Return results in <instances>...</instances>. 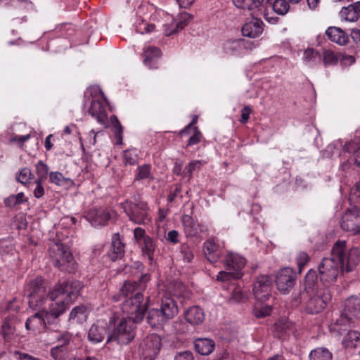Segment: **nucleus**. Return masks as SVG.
<instances>
[{
	"mask_svg": "<svg viewBox=\"0 0 360 360\" xmlns=\"http://www.w3.org/2000/svg\"><path fill=\"white\" fill-rule=\"evenodd\" d=\"M345 240L336 241L330 251V257H324L318 266L320 281L323 284L335 282L340 272H350L360 261L357 248L346 250Z\"/></svg>",
	"mask_w": 360,
	"mask_h": 360,
	"instance_id": "obj_1",
	"label": "nucleus"
},
{
	"mask_svg": "<svg viewBox=\"0 0 360 360\" xmlns=\"http://www.w3.org/2000/svg\"><path fill=\"white\" fill-rule=\"evenodd\" d=\"M150 278L147 274L142 275L138 281H125L120 293L113 296L115 302L127 298L122 304V310L127 315L132 316L136 321L143 319L145 312L148 307L149 297L142 294L146 288Z\"/></svg>",
	"mask_w": 360,
	"mask_h": 360,
	"instance_id": "obj_2",
	"label": "nucleus"
},
{
	"mask_svg": "<svg viewBox=\"0 0 360 360\" xmlns=\"http://www.w3.org/2000/svg\"><path fill=\"white\" fill-rule=\"evenodd\" d=\"M82 288L83 284L79 281H64L56 285L49 293L50 299L53 301L56 300L53 303L56 307L53 309L52 314L59 317L64 314L71 302L77 297Z\"/></svg>",
	"mask_w": 360,
	"mask_h": 360,
	"instance_id": "obj_3",
	"label": "nucleus"
},
{
	"mask_svg": "<svg viewBox=\"0 0 360 360\" xmlns=\"http://www.w3.org/2000/svg\"><path fill=\"white\" fill-rule=\"evenodd\" d=\"M140 195H134L132 200H126L120 203V207L129 217V219L136 224H146L150 221L148 214V204L139 200Z\"/></svg>",
	"mask_w": 360,
	"mask_h": 360,
	"instance_id": "obj_4",
	"label": "nucleus"
},
{
	"mask_svg": "<svg viewBox=\"0 0 360 360\" xmlns=\"http://www.w3.org/2000/svg\"><path fill=\"white\" fill-rule=\"evenodd\" d=\"M24 295L28 299L29 307L37 309L43 306L49 294L47 293L44 280L36 277L27 281L24 287Z\"/></svg>",
	"mask_w": 360,
	"mask_h": 360,
	"instance_id": "obj_5",
	"label": "nucleus"
},
{
	"mask_svg": "<svg viewBox=\"0 0 360 360\" xmlns=\"http://www.w3.org/2000/svg\"><path fill=\"white\" fill-rule=\"evenodd\" d=\"M49 254L55 266L61 271H72L75 269V262L68 248L60 242L50 244Z\"/></svg>",
	"mask_w": 360,
	"mask_h": 360,
	"instance_id": "obj_6",
	"label": "nucleus"
},
{
	"mask_svg": "<svg viewBox=\"0 0 360 360\" xmlns=\"http://www.w3.org/2000/svg\"><path fill=\"white\" fill-rule=\"evenodd\" d=\"M127 316L128 318L122 319L112 333L108 336V342L117 341L119 344L127 345L134 339V323L140 321H136L132 316Z\"/></svg>",
	"mask_w": 360,
	"mask_h": 360,
	"instance_id": "obj_7",
	"label": "nucleus"
},
{
	"mask_svg": "<svg viewBox=\"0 0 360 360\" xmlns=\"http://www.w3.org/2000/svg\"><path fill=\"white\" fill-rule=\"evenodd\" d=\"M340 225L345 232L360 234V208L356 206L347 208L342 215Z\"/></svg>",
	"mask_w": 360,
	"mask_h": 360,
	"instance_id": "obj_8",
	"label": "nucleus"
},
{
	"mask_svg": "<svg viewBox=\"0 0 360 360\" xmlns=\"http://www.w3.org/2000/svg\"><path fill=\"white\" fill-rule=\"evenodd\" d=\"M161 347L162 342L159 335L155 334L148 335L140 344V351L143 360H154Z\"/></svg>",
	"mask_w": 360,
	"mask_h": 360,
	"instance_id": "obj_9",
	"label": "nucleus"
},
{
	"mask_svg": "<svg viewBox=\"0 0 360 360\" xmlns=\"http://www.w3.org/2000/svg\"><path fill=\"white\" fill-rule=\"evenodd\" d=\"M56 307L52 304L49 311H39L28 318L25 322L27 330H37L45 327L46 323L50 321L51 318L57 319L58 317L52 314V310Z\"/></svg>",
	"mask_w": 360,
	"mask_h": 360,
	"instance_id": "obj_10",
	"label": "nucleus"
},
{
	"mask_svg": "<svg viewBox=\"0 0 360 360\" xmlns=\"http://www.w3.org/2000/svg\"><path fill=\"white\" fill-rule=\"evenodd\" d=\"M272 279L268 275L258 276L253 285V292L257 300L264 302L271 296Z\"/></svg>",
	"mask_w": 360,
	"mask_h": 360,
	"instance_id": "obj_11",
	"label": "nucleus"
},
{
	"mask_svg": "<svg viewBox=\"0 0 360 360\" xmlns=\"http://www.w3.org/2000/svg\"><path fill=\"white\" fill-rule=\"evenodd\" d=\"M295 282V273L289 267L283 268L276 275L275 283L278 290L283 294L288 293Z\"/></svg>",
	"mask_w": 360,
	"mask_h": 360,
	"instance_id": "obj_12",
	"label": "nucleus"
},
{
	"mask_svg": "<svg viewBox=\"0 0 360 360\" xmlns=\"http://www.w3.org/2000/svg\"><path fill=\"white\" fill-rule=\"evenodd\" d=\"M181 221L187 238H202L208 230L205 224L198 223L188 214H183Z\"/></svg>",
	"mask_w": 360,
	"mask_h": 360,
	"instance_id": "obj_13",
	"label": "nucleus"
},
{
	"mask_svg": "<svg viewBox=\"0 0 360 360\" xmlns=\"http://www.w3.org/2000/svg\"><path fill=\"white\" fill-rule=\"evenodd\" d=\"M330 300V295L327 290L319 291L311 297L307 303V310L310 314H318L326 307Z\"/></svg>",
	"mask_w": 360,
	"mask_h": 360,
	"instance_id": "obj_14",
	"label": "nucleus"
},
{
	"mask_svg": "<svg viewBox=\"0 0 360 360\" xmlns=\"http://www.w3.org/2000/svg\"><path fill=\"white\" fill-rule=\"evenodd\" d=\"M86 219L92 226H103L107 224L110 219V213L107 209H91L86 215Z\"/></svg>",
	"mask_w": 360,
	"mask_h": 360,
	"instance_id": "obj_15",
	"label": "nucleus"
},
{
	"mask_svg": "<svg viewBox=\"0 0 360 360\" xmlns=\"http://www.w3.org/2000/svg\"><path fill=\"white\" fill-rule=\"evenodd\" d=\"M360 313V300L357 297H350L346 300L345 308L342 314V319H345L349 323L353 322V319L356 318Z\"/></svg>",
	"mask_w": 360,
	"mask_h": 360,
	"instance_id": "obj_16",
	"label": "nucleus"
},
{
	"mask_svg": "<svg viewBox=\"0 0 360 360\" xmlns=\"http://www.w3.org/2000/svg\"><path fill=\"white\" fill-rule=\"evenodd\" d=\"M108 333L106 323L98 321L94 323L88 331V340L94 344L101 342Z\"/></svg>",
	"mask_w": 360,
	"mask_h": 360,
	"instance_id": "obj_17",
	"label": "nucleus"
},
{
	"mask_svg": "<svg viewBox=\"0 0 360 360\" xmlns=\"http://www.w3.org/2000/svg\"><path fill=\"white\" fill-rule=\"evenodd\" d=\"M241 31L245 37L250 38L257 37L263 32V22L260 19L254 18L243 26Z\"/></svg>",
	"mask_w": 360,
	"mask_h": 360,
	"instance_id": "obj_18",
	"label": "nucleus"
},
{
	"mask_svg": "<svg viewBox=\"0 0 360 360\" xmlns=\"http://www.w3.org/2000/svg\"><path fill=\"white\" fill-rule=\"evenodd\" d=\"M245 264V259L238 254L228 253L224 261L226 271L241 273V269Z\"/></svg>",
	"mask_w": 360,
	"mask_h": 360,
	"instance_id": "obj_19",
	"label": "nucleus"
},
{
	"mask_svg": "<svg viewBox=\"0 0 360 360\" xmlns=\"http://www.w3.org/2000/svg\"><path fill=\"white\" fill-rule=\"evenodd\" d=\"M160 311L167 321L172 319L178 314V307L175 301L171 297L162 299Z\"/></svg>",
	"mask_w": 360,
	"mask_h": 360,
	"instance_id": "obj_20",
	"label": "nucleus"
},
{
	"mask_svg": "<svg viewBox=\"0 0 360 360\" xmlns=\"http://www.w3.org/2000/svg\"><path fill=\"white\" fill-rule=\"evenodd\" d=\"M124 247L120 234L115 233L112 238L111 248L108 253L110 260L115 261L121 259L124 254Z\"/></svg>",
	"mask_w": 360,
	"mask_h": 360,
	"instance_id": "obj_21",
	"label": "nucleus"
},
{
	"mask_svg": "<svg viewBox=\"0 0 360 360\" xmlns=\"http://www.w3.org/2000/svg\"><path fill=\"white\" fill-rule=\"evenodd\" d=\"M89 114L95 117L98 122L105 124L107 121V114L103 103L98 100L91 101V106L89 109Z\"/></svg>",
	"mask_w": 360,
	"mask_h": 360,
	"instance_id": "obj_22",
	"label": "nucleus"
},
{
	"mask_svg": "<svg viewBox=\"0 0 360 360\" xmlns=\"http://www.w3.org/2000/svg\"><path fill=\"white\" fill-rule=\"evenodd\" d=\"M203 252L205 258L210 263L217 262L220 257L219 246L212 240H207L203 243Z\"/></svg>",
	"mask_w": 360,
	"mask_h": 360,
	"instance_id": "obj_23",
	"label": "nucleus"
},
{
	"mask_svg": "<svg viewBox=\"0 0 360 360\" xmlns=\"http://www.w3.org/2000/svg\"><path fill=\"white\" fill-rule=\"evenodd\" d=\"M184 315L186 321L193 326L201 324L205 319L203 310L197 306L190 307Z\"/></svg>",
	"mask_w": 360,
	"mask_h": 360,
	"instance_id": "obj_24",
	"label": "nucleus"
},
{
	"mask_svg": "<svg viewBox=\"0 0 360 360\" xmlns=\"http://www.w3.org/2000/svg\"><path fill=\"white\" fill-rule=\"evenodd\" d=\"M248 44V41L243 39L229 40L224 44V50L228 55L236 56L247 47Z\"/></svg>",
	"mask_w": 360,
	"mask_h": 360,
	"instance_id": "obj_25",
	"label": "nucleus"
},
{
	"mask_svg": "<svg viewBox=\"0 0 360 360\" xmlns=\"http://www.w3.org/2000/svg\"><path fill=\"white\" fill-rule=\"evenodd\" d=\"M360 13V1H357L353 4L344 7L340 12L342 18L347 21L354 22L359 18Z\"/></svg>",
	"mask_w": 360,
	"mask_h": 360,
	"instance_id": "obj_26",
	"label": "nucleus"
},
{
	"mask_svg": "<svg viewBox=\"0 0 360 360\" xmlns=\"http://www.w3.org/2000/svg\"><path fill=\"white\" fill-rule=\"evenodd\" d=\"M161 55L160 49L155 46H148L143 50V63L150 68H156V59Z\"/></svg>",
	"mask_w": 360,
	"mask_h": 360,
	"instance_id": "obj_27",
	"label": "nucleus"
},
{
	"mask_svg": "<svg viewBox=\"0 0 360 360\" xmlns=\"http://www.w3.org/2000/svg\"><path fill=\"white\" fill-rule=\"evenodd\" d=\"M326 34L330 41L340 45L346 44L349 39L347 34L342 30L336 27H328Z\"/></svg>",
	"mask_w": 360,
	"mask_h": 360,
	"instance_id": "obj_28",
	"label": "nucleus"
},
{
	"mask_svg": "<svg viewBox=\"0 0 360 360\" xmlns=\"http://www.w3.org/2000/svg\"><path fill=\"white\" fill-rule=\"evenodd\" d=\"M215 347L214 341L209 338H198L195 340V349L202 355H209Z\"/></svg>",
	"mask_w": 360,
	"mask_h": 360,
	"instance_id": "obj_29",
	"label": "nucleus"
},
{
	"mask_svg": "<svg viewBox=\"0 0 360 360\" xmlns=\"http://www.w3.org/2000/svg\"><path fill=\"white\" fill-rule=\"evenodd\" d=\"M146 320L152 328L162 326L167 321L158 309H151L148 313Z\"/></svg>",
	"mask_w": 360,
	"mask_h": 360,
	"instance_id": "obj_30",
	"label": "nucleus"
},
{
	"mask_svg": "<svg viewBox=\"0 0 360 360\" xmlns=\"http://www.w3.org/2000/svg\"><path fill=\"white\" fill-rule=\"evenodd\" d=\"M139 246L141 248L143 255L152 262L156 249V244L154 240L151 237L146 238L145 241L142 242Z\"/></svg>",
	"mask_w": 360,
	"mask_h": 360,
	"instance_id": "obj_31",
	"label": "nucleus"
},
{
	"mask_svg": "<svg viewBox=\"0 0 360 360\" xmlns=\"http://www.w3.org/2000/svg\"><path fill=\"white\" fill-rule=\"evenodd\" d=\"M276 331L281 336L289 335L295 331V327L292 322L283 319L275 323Z\"/></svg>",
	"mask_w": 360,
	"mask_h": 360,
	"instance_id": "obj_32",
	"label": "nucleus"
},
{
	"mask_svg": "<svg viewBox=\"0 0 360 360\" xmlns=\"http://www.w3.org/2000/svg\"><path fill=\"white\" fill-rule=\"evenodd\" d=\"M309 360H332L333 354L328 349L324 347L312 349L309 354Z\"/></svg>",
	"mask_w": 360,
	"mask_h": 360,
	"instance_id": "obj_33",
	"label": "nucleus"
},
{
	"mask_svg": "<svg viewBox=\"0 0 360 360\" xmlns=\"http://www.w3.org/2000/svg\"><path fill=\"white\" fill-rule=\"evenodd\" d=\"M11 316L6 317L1 324V333L6 342H10L12 340L15 333V328L11 323Z\"/></svg>",
	"mask_w": 360,
	"mask_h": 360,
	"instance_id": "obj_34",
	"label": "nucleus"
},
{
	"mask_svg": "<svg viewBox=\"0 0 360 360\" xmlns=\"http://www.w3.org/2000/svg\"><path fill=\"white\" fill-rule=\"evenodd\" d=\"M49 181L58 186H70L73 184V181L70 178L65 177L59 172H51L49 173Z\"/></svg>",
	"mask_w": 360,
	"mask_h": 360,
	"instance_id": "obj_35",
	"label": "nucleus"
},
{
	"mask_svg": "<svg viewBox=\"0 0 360 360\" xmlns=\"http://www.w3.org/2000/svg\"><path fill=\"white\" fill-rule=\"evenodd\" d=\"M87 317V309L84 305H79L74 307L70 313L69 321H75L81 323L86 320Z\"/></svg>",
	"mask_w": 360,
	"mask_h": 360,
	"instance_id": "obj_36",
	"label": "nucleus"
},
{
	"mask_svg": "<svg viewBox=\"0 0 360 360\" xmlns=\"http://www.w3.org/2000/svg\"><path fill=\"white\" fill-rule=\"evenodd\" d=\"M360 341V333L356 330H349L344 337L342 345L345 348H354Z\"/></svg>",
	"mask_w": 360,
	"mask_h": 360,
	"instance_id": "obj_37",
	"label": "nucleus"
},
{
	"mask_svg": "<svg viewBox=\"0 0 360 360\" xmlns=\"http://www.w3.org/2000/svg\"><path fill=\"white\" fill-rule=\"evenodd\" d=\"M263 0H233V4L243 10H253L260 6Z\"/></svg>",
	"mask_w": 360,
	"mask_h": 360,
	"instance_id": "obj_38",
	"label": "nucleus"
},
{
	"mask_svg": "<svg viewBox=\"0 0 360 360\" xmlns=\"http://www.w3.org/2000/svg\"><path fill=\"white\" fill-rule=\"evenodd\" d=\"M110 122L112 125V130L115 138L116 139V144H122V132L123 128L118 120L117 117L115 115H112L110 117Z\"/></svg>",
	"mask_w": 360,
	"mask_h": 360,
	"instance_id": "obj_39",
	"label": "nucleus"
},
{
	"mask_svg": "<svg viewBox=\"0 0 360 360\" xmlns=\"http://www.w3.org/2000/svg\"><path fill=\"white\" fill-rule=\"evenodd\" d=\"M51 335L56 340V342L58 343V345H61L63 347L69 345L72 338V335L67 331H54Z\"/></svg>",
	"mask_w": 360,
	"mask_h": 360,
	"instance_id": "obj_40",
	"label": "nucleus"
},
{
	"mask_svg": "<svg viewBox=\"0 0 360 360\" xmlns=\"http://www.w3.org/2000/svg\"><path fill=\"white\" fill-rule=\"evenodd\" d=\"M192 16L189 14H184V21L181 20L179 22L172 23L170 25L171 29H165V33L167 36H169L174 34L182 30L188 23V21L191 20Z\"/></svg>",
	"mask_w": 360,
	"mask_h": 360,
	"instance_id": "obj_41",
	"label": "nucleus"
},
{
	"mask_svg": "<svg viewBox=\"0 0 360 360\" xmlns=\"http://www.w3.org/2000/svg\"><path fill=\"white\" fill-rule=\"evenodd\" d=\"M272 7L275 13L284 15L290 10V4L287 0H274L272 3Z\"/></svg>",
	"mask_w": 360,
	"mask_h": 360,
	"instance_id": "obj_42",
	"label": "nucleus"
},
{
	"mask_svg": "<svg viewBox=\"0 0 360 360\" xmlns=\"http://www.w3.org/2000/svg\"><path fill=\"white\" fill-rule=\"evenodd\" d=\"M150 165L144 164L137 167V172L134 181H141L150 177Z\"/></svg>",
	"mask_w": 360,
	"mask_h": 360,
	"instance_id": "obj_43",
	"label": "nucleus"
},
{
	"mask_svg": "<svg viewBox=\"0 0 360 360\" xmlns=\"http://www.w3.org/2000/svg\"><path fill=\"white\" fill-rule=\"evenodd\" d=\"M20 309V306L19 302L17 300L16 298H13L11 301L8 302L6 307L5 308L4 312L10 314V315L8 316H11V318L12 319L13 317L16 314L18 313Z\"/></svg>",
	"mask_w": 360,
	"mask_h": 360,
	"instance_id": "obj_44",
	"label": "nucleus"
},
{
	"mask_svg": "<svg viewBox=\"0 0 360 360\" xmlns=\"http://www.w3.org/2000/svg\"><path fill=\"white\" fill-rule=\"evenodd\" d=\"M36 173L37 174V180L44 181L49 173V167L43 161L40 160L36 165Z\"/></svg>",
	"mask_w": 360,
	"mask_h": 360,
	"instance_id": "obj_45",
	"label": "nucleus"
},
{
	"mask_svg": "<svg viewBox=\"0 0 360 360\" xmlns=\"http://www.w3.org/2000/svg\"><path fill=\"white\" fill-rule=\"evenodd\" d=\"M242 276L241 273L233 272L231 271H221L217 276V280L220 281H229L232 278H240Z\"/></svg>",
	"mask_w": 360,
	"mask_h": 360,
	"instance_id": "obj_46",
	"label": "nucleus"
},
{
	"mask_svg": "<svg viewBox=\"0 0 360 360\" xmlns=\"http://www.w3.org/2000/svg\"><path fill=\"white\" fill-rule=\"evenodd\" d=\"M180 252L182 255L183 259L186 262H191L193 257V249L186 243H184L181 245Z\"/></svg>",
	"mask_w": 360,
	"mask_h": 360,
	"instance_id": "obj_47",
	"label": "nucleus"
},
{
	"mask_svg": "<svg viewBox=\"0 0 360 360\" xmlns=\"http://www.w3.org/2000/svg\"><path fill=\"white\" fill-rule=\"evenodd\" d=\"M50 353L55 360H65L67 351L65 347H63L61 345H56L51 349Z\"/></svg>",
	"mask_w": 360,
	"mask_h": 360,
	"instance_id": "obj_48",
	"label": "nucleus"
},
{
	"mask_svg": "<svg viewBox=\"0 0 360 360\" xmlns=\"http://www.w3.org/2000/svg\"><path fill=\"white\" fill-rule=\"evenodd\" d=\"M136 30L141 34L149 33L155 31V25L149 24L146 20H141L136 26Z\"/></svg>",
	"mask_w": 360,
	"mask_h": 360,
	"instance_id": "obj_49",
	"label": "nucleus"
},
{
	"mask_svg": "<svg viewBox=\"0 0 360 360\" xmlns=\"http://www.w3.org/2000/svg\"><path fill=\"white\" fill-rule=\"evenodd\" d=\"M174 330L179 334H184L189 330V326L187 321L183 320H176L173 323Z\"/></svg>",
	"mask_w": 360,
	"mask_h": 360,
	"instance_id": "obj_50",
	"label": "nucleus"
},
{
	"mask_svg": "<svg viewBox=\"0 0 360 360\" xmlns=\"http://www.w3.org/2000/svg\"><path fill=\"white\" fill-rule=\"evenodd\" d=\"M319 278V274L314 269H310L305 276L304 281L306 285L309 287H313Z\"/></svg>",
	"mask_w": 360,
	"mask_h": 360,
	"instance_id": "obj_51",
	"label": "nucleus"
},
{
	"mask_svg": "<svg viewBox=\"0 0 360 360\" xmlns=\"http://www.w3.org/2000/svg\"><path fill=\"white\" fill-rule=\"evenodd\" d=\"M205 164V162L202 160H193L185 167V171L188 173L189 179L192 178V173L193 171L200 169L202 165Z\"/></svg>",
	"mask_w": 360,
	"mask_h": 360,
	"instance_id": "obj_52",
	"label": "nucleus"
},
{
	"mask_svg": "<svg viewBox=\"0 0 360 360\" xmlns=\"http://www.w3.org/2000/svg\"><path fill=\"white\" fill-rule=\"evenodd\" d=\"M124 163L126 165H135L137 162V155L134 150H126L123 154Z\"/></svg>",
	"mask_w": 360,
	"mask_h": 360,
	"instance_id": "obj_53",
	"label": "nucleus"
},
{
	"mask_svg": "<svg viewBox=\"0 0 360 360\" xmlns=\"http://www.w3.org/2000/svg\"><path fill=\"white\" fill-rule=\"evenodd\" d=\"M310 257L304 252H300L297 256V262L298 266V271L300 274L302 273L304 266L309 262Z\"/></svg>",
	"mask_w": 360,
	"mask_h": 360,
	"instance_id": "obj_54",
	"label": "nucleus"
},
{
	"mask_svg": "<svg viewBox=\"0 0 360 360\" xmlns=\"http://www.w3.org/2000/svg\"><path fill=\"white\" fill-rule=\"evenodd\" d=\"M32 176V174L31 170L27 167H25L20 171L18 176H16V179L20 183L25 184L31 179Z\"/></svg>",
	"mask_w": 360,
	"mask_h": 360,
	"instance_id": "obj_55",
	"label": "nucleus"
},
{
	"mask_svg": "<svg viewBox=\"0 0 360 360\" xmlns=\"http://www.w3.org/2000/svg\"><path fill=\"white\" fill-rule=\"evenodd\" d=\"M191 131H193V134L188 141V146H193L198 143L199 142H200L201 139L202 137V133L200 131L197 127H194L193 129H191Z\"/></svg>",
	"mask_w": 360,
	"mask_h": 360,
	"instance_id": "obj_56",
	"label": "nucleus"
},
{
	"mask_svg": "<svg viewBox=\"0 0 360 360\" xmlns=\"http://www.w3.org/2000/svg\"><path fill=\"white\" fill-rule=\"evenodd\" d=\"M323 58L326 65H333L338 62V58L331 50H324Z\"/></svg>",
	"mask_w": 360,
	"mask_h": 360,
	"instance_id": "obj_57",
	"label": "nucleus"
},
{
	"mask_svg": "<svg viewBox=\"0 0 360 360\" xmlns=\"http://www.w3.org/2000/svg\"><path fill=\"white\" fill-rule=\"evenodd\" d=\"M245 299L246 295L240 288H236L233 290L229 300L232 302H240Z\"/></svg>",
	"mask_w": 360,
	"mask_h": 360,
	"instance_id": "obj_58",
	"label": "nucleus"
},
{
	"mask_svg": "<svg viewBox=\"0 0 360 360\" xmlns=\"http://www.w3.org/2000/svg\"><path fill=\"white\" fill-rule=\"evenodd\" d=\"M134 237L136 241L140 245L142 242L145 241L146 238L150 236L146 234V231L141 227H137L134 230Z\"/></svg>",
	"mask_w": 360,
	"mask_h": 360,
	"instance_id": "obj_59",
	"label": "nucleus"
},
{
	"mask_svg": "<svg viewBox=\"0 0 360 360\" xmlns=\"http://www.w3.org/2000/svg\"><path fill=\"white\" fill-rule=\"evenodd\" d=\"M318 58H319V53L314 49H307L304 52L303 59L307 63L315 62Z\"/></svg>",
	"mask_w": 360,
	"mask_h": 360,
	"instance_id": "obj_60",
	"label": "nucleus"
},
{
	"mask_svg": "<svg viewBox=\"0 0 360 360\" xmlns=\"http://www.w3.org/2000/svg\"><path fill=\"white\" fill-rule=\"evenodd\" d=\"M252 110L249 106H245L241 110V115L240 119L239 120L240 122L242 124H245L248 122L250 115L252 113Z\"/></svg>",
	"mask_w": 360,
	"mask_h": 360,
	"instance_id": "obj_61",
	"label": "nucleus"
},
{
	"mask_svg": "<svg viewBox=\"0 0 360 360\" xmlns=\"http://www.w3.org/2000/svg\"><path fill=\"white\" fill-rule=\"evenodd\" d=\"M360 137H356L354 140L345 145L346 150L349 153H353L356 150V148H360Z\"/></svg>",
	"mask_w": 360,
	"mask_h": 360,
	"instance_id": "obj_62",
	"label": "nucleus"
},
{
	"mask_svg": "<svg viewBox=\"0 0 360 360\" xmlns=\"http://www.w3.org/2000/svg\"><path fill=\"white\" fill-rule=\"evenodd\" d=\"M271 312V307L269 306L262 307L261 309L255 311V316L258 318H264L269 316Z\"/></svg>",
	"mask_w": 360,
	"mask_h": 360,
	"instance_id": "obj_63",
	"label": "nucleus"
},
{
	"mask_svg": "<svg viewBox=\"0 0 360 360\" xmlns=\"http://www.w3.org/2000/svg\"><path fill=\"white\" fill-rule=\"evenodd\" d=\"M193 354L191 352L186 351L183 352L179 353L176 356L174 360H193Z\"/></svg>",
	"mask_w": 360,
	"mask_h": 360,
	"instance_id": "obj_64",
	"label": "nucleus"
}]
</instances>
